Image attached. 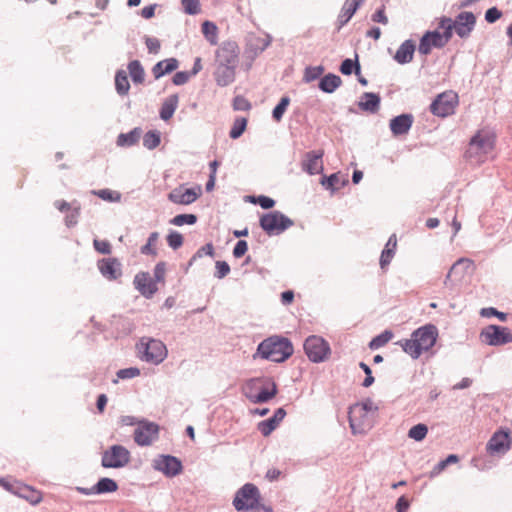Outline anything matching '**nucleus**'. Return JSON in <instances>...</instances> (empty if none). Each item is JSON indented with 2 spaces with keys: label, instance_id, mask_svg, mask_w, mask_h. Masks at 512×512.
I'll return each instance as SVG.
<instances>
[{
  "label": "nucleus",
  "instance_id": "f257e3e1",
  "mask_svg": "<svg viewBox=\"0 0 512 512\" xmlns=\"http://www.w3.org/2000/svg\"><path fill=\"white\" fill-rule=\"evenodd\" d=\"M293 345L288 338L271 336L261 341L253 354V359L261 358L276 363L286 361L293 354Z\"/></svg>",
  "mask_w": 512,
  "mask_h": 512
},
{
  "label": "nucleus",
  "instance_id": "f03ea898",
  "mask_svg": "<svg viewBox=\"0 0 512 512\" xmlns=\"http://www.w3.org/2000/svg\"><path fill=\"white\" fill-rule=\"evenodd\" d=\"M140 359L147 363L158 365L167 357L168 351L165 344L158 339L142 337L137 344Z\"/></svg>",
  "mask_w": 512,
  "mask_h": 512
},
{
  "label": "nucleus",
  "instance_id": "7ed1b4c3",
  "mask_svg": "<svg viewBox=\"0 0 512 512\" xmlns=\"http://www.w3.org/2000/svg\"><path fill=\"white\" fill-rule=\"evenodd\" d=\"M493 147L494 142L491 137L477 133L471 138L465 152V157L472 164L483 163L487 159L488 154L492 152Z\"/></svg>",
  "mask_w": 512,
  "mask_h": 512
},
{
  "label": "nucleus",
  "instance_id": "20e7f679",
  "mask_svg": "<svg viewBox=\"0 0 512 512\" xmlns=\"http://www.w3.org/2000/svg\"><path fill=\"white\" fill-rule=\"evenodd\" d=\"M260 491L252 483L244 484L235 494L233 506L238 512L253 511L260 507Z\"/></svg>",
  "mask_w": 512,
  "mask_h": 512
},
{
  "label": "nucleus",
  "instance_id": "39448f33",
  "mask_svg": "<svg viewBox=\"0 0 512 512\" xmlns=\"http://www.w3.org/2000/svg\"><path fill=\"white\" fill-rule=\"evenodd\" d=\"M260 227L269 235H279L292 227L294 222L280 211H271L261 216Z\"/></svg>",
  "mask_w": 512,
  "mask_h": 512
},
{
  "label": "nucleus",
  "instance_id": "423d86ee",
  "mask_svg": "<svg viewBox=\"0 0 512 512\" xmlns=\"http://www.w3.org/2000/svg\"><path fill=\"white\" fill-rule=\"evenodd\" d=\"M458 104V95L453 91H445L432 101L430 111L438 117H447L454 113Z\"/></svg>",
  "mask_w": 512,
  "mask_h": 512
},
{
  "label": "nucleus",
  "instance_id": "0eeeda50",
  "mask_svg": "<svg viewBox=\"0 0 512 512\" xmlns=\"http://www.w3.org/2000/svg\"><path fill=\"white\" fill-rule=\"evenodd\" d=\"M304 351L310 361L320 363L330 354V346L322 337L311 335L304 342Z\"/></svg>",
  "mask_w": 512,
  "mask_h": 512
},
{
  "label": "nucleus",
  "instance_id": "6e6552de",
  "mask_svg": "<svg viewBox=\"0 0 512 512\" xmlns=\"http://www.w3.org/2000/svg\"><path fill=\"white\" fill-rule=\"evenodd\" d=\"M129 450L122 445H112L102 454L101 465L104 468H122L130 461Z\"/></svg>",
  "mask_w": 512,
  "mask_h": 512
},
{
  "label": "nucleus",
  "instance_id": "1a4fd4ad",
  "mask_svg": "<svg viewBox=\"0 0 512 512\" xmlns=\"http://www.w3.org/2000/svg\"><path fill=\"white\" fill-rule=\"evenodd\" d=\"M480 338L490 346H501L512 343V332L508 327L489 325L481 331Z\"/></svg>",
  "mask_w": 512,
  "mask_h": 512
},
{
  "label": "nucleus",
  "instance_id": "9d476101",
  "mask_svg": "<svg viewBox=\"0 0 512 512\" xmlns=\"http://www.w3.org/2000/svg\"><path fill=\"white\" fill-rule=\"evenodd\" d=\"M154 470L163 473L166 477L172 478L179 475L183 470L182 462L179 458L161 454L152 460Z\"/></svg>",
  "mask_w": 512,
  "mask_h": 512
},
{
  "label": "nucleus",
  "instance_id": "9b49d317",
  "mask_svg": "<svg viewBox=\"0 0 512 512\" xmlns=\"http://www.w3.org/2000/svg\"><path fill=\"white\" fill-rule=\"evenodd\" d=\"M159 425L145 419H141L134 431V441L139 446H149L158 438Z\"/></svg>",
  "mask_w": 512,
  "mask_h": 512
},
{
  "label": "nucleus",
  "instance_id": "f8f14e48",
  "mask_svg": "<svg viewBox=\"0 0 512 512\" xmlns=\"http://www.w3.org/2000/svg\"><path fill=\"white\" fill-rule=\"evenodd\" d=\"M421 352L431 349L437 340L438 329L433 324H426L419 327L412 333Z\"/></svg>",
  "mask_w": 512,
  "mask_h": 512
},
{
  "label": "nucleus",
  "instance_id": "ddd939ff",
  "mask_svg": "<svg viewBox=\"0 0 512 512\" xmlns=\"http://www.w3.org/2000/svg\"><path fill=\"white\" fill-rule=\"evenodd\" d=\"M216 64L237 67L239 62V48L235 42L228 41L216 50Z\"/></svg>",
  "mask_w": 512,
  "mask_h": 512
},
{
  "label": "nucleus",
  "instance_id": "4468645a",
  "mask_svg": "<svg viewBox=\"0 0 512 512\" xmlns=\"http://www.w3.org/2000/svg\"><path fill=\"white\" fill-rule=\"evenodd\" d=\"M511 447V438L508 431H496L487 442L486 449L491 455H503Z\"/></svg>",
  "mask_w": 512,
  "mask_h": 512
},
{
  "label": "nucleus",
  "instance_id": "2eb2a0df",
  "mask_svg": "<svg viewBox=\"0 0 512 512\" xmlns=\"http://www.w3.org/2000/svg\"><path fill=\"white\" fill-rule=\"evenodd\" d=\"M473 266V261L468 258L458 259L448 271L444 284L446 286H454L456 283L462 281L467 271Z\"/></svg>",
  "mask_w": 512,
  "mask_h": 512
},
{
  "label": "nucleus",
  "instance_id": "dca6fc26",
  "mask_svg": "<svg viewBox=\"0 0 512 512\" xmlns=\"http://www.w3.org/2000/svg\"><path fill=\"white\" fill-rule=\"evenodd\" d=\"M201 195V187L183 188L182 186L173 189L168 194V200L175 204L189 205L195 202Z\"/></svg>",
  "mask_w": 512,
  "mask_h": 512
},
{
  "label": "nucleus",
  "instance_id": "f3484780",
  "mask_svg": "<svg viewBox=\"0 0 512 512\" xmlns=\"http://www.w3.org/2000/svg\"><path fill=\"white\" fill-rule=\"evenodd\" d=\"M453 22L455 23V33L461 39H466L475 28L476 16L469 11L460 12Z\"/></svg>",
  "mask_w": 512,
  "mask_h": 512
},
{
  "label": "nucleus",
  "instance_id": "a211bd4d",
  "mask_svg": "<svg viewBox=\"0 0 512 512\" xmlns=\"http://www.w3.org/2000/svg\"><path fill=\"white\" fill-rule=\"evenodd\" d=\"M133 284L135 289L147 299H150L158 291L157 284L148 272L137 273L134 277Z\"/></svg>",
  "mask_w": 512,
  "mask_h": 512
},
{
  "label": "nucleus",
  "instance_id": "6ab92c4d",
  "mask_svg": "<svg viewBox=\"0 0 512 512\" xmlns=\"http://www.w3.org/2000/svg\"><path fill=\"white\" fill-rule=\"evenodd\" d=\"M97 267L102 276L109 280H117L122 275V265L117 258H102L98 260Z\"/></svg>",
  "mask_w": 512,
  "mask_h": 512
},
{
  "label": "nucleus",
  "instance_id": "aec40b11",
  "mask_svg": "<svg viewBox=\"0 0 512 512\" xmlns=\"http://www.w3.org/2000/svg\"><path fill=\"white\" fill-rule=\"evenodd\" d=\"M377 410L378 407L370 398H367L361 403H356L355 405L351 406L348 412V420L352 432H357L356 413H359L360 416L362 417L365 416L368 412Z\"/></svg>",
  "mask_w": 512,
  "mask_h": 512
},
{
  "label": "nucleus",
  "instance_id": "412c9836",
  "mask_svg": "<svg viewBox=\"0 0 512 512\" xmlns=\"http://www.w3.org/2000/svg\"><path fill=\"white\" fill-rule=\"evenodd\" d=\"M445 45L438 30L427 31L420 38L418 51L422 55H428L432 47L443 48Z\"/></svg>",
  "mask_w": 512,
  "mask_h": 512
},
{
  "label": "nucleus",
  "instance_id": "4be33fe9",
  "mask_svg": "<svg viewBox=\"0 0 512 512\" xmlns=\"http://www.w3.org/2000/svg\"><path fill=\"white\" fill-rule=\"evenodd\" d=\"M323 154L321 150L306 152L302 161V170L309 175L321 173L323 171V165L321 163Z\"/></svg>",
  "mask_w": 512,
  "mask_h": 512
},
{
  "label": "nucleus",
  "instance_id": "5701e85b",
  "mask_svg": "<svg viewBox=\"0 0 512 512\" xmlns=\"http://www.w3.org/2000/svg\"><path fill=\"white\" fill-rule=\"evenodd\" d=\"M413 115L404 113L390 120L389 127L395 136L407 134L413 124Z\"/></svg>",
  "mask_w": 512,
  "mask_h": 512
},
{
  "label": "nucleus",
  "instance_id": "b1692460",
  "mask_svg": "<svg viewBox=\"0 0 512 512\" xmlns=\"http://www.w3.org/2000/svg\"><path fill=\"white\" fill-rule=\"evenodd\" d=\"M286 416L283 407H279L274 411L273 416L258 423V430L263 436H269Z\"/></svg>",
  "mask_w": 512,
  "mask_h": 512
},
{
  "label": "nucleus",
  "instance_id": "393cba45",
  "mask_svg": "<svg viewBox=\"0 0 512 512\" xmlns=\"http://www.w3.org/2000/svg\"><path fill=\"white\" fill-rule=\"evenodd\" d=\"M236 68L233 66L218 65L214 71L216 84L220 87H226L235 81Z\"/></svg>",
  "mask_w": 512,
  "mask_h": 512
},
{
  "label": "nucleus",
  "instance_id": "a878e982",
  "mask_svg": "<svg viewBox=\"0 0 512 512\" xmlns=\"http://www.w3.org/2000/svg\"><path fill=\"white\" fill-rule=\"evenodd\" d=\"M415 49L416 45L411 39L405 40L399 46L393 58L398 64H408L413 60Z\"/></svg>",
  "mask_w": 512,
  "mask_h": 512
},
{
  "label": "nucleus",
  "instance_id": "bb28decb",
  "mask_svg": "<svg viewBox=\"0 0 512 512\" xmlns=\"http://www.w3.org/2000/svg\"><path fill=\"white\" fill-rule=\"evenodd\" d=\"M364 0H346L337 18L339 29L346 25Z\"/></svg>",
  "mask_w": 512,
  "mask_h": 512
},
{
  "label": "nucleus",
  "instance_id": "cd10ccee",
  "mask_svg": "<svg viewBox=\"0 0 512 512\" xmlns=\"http://www.w3.org/2000/svg\"><path fill=\"white\" fill-rule=\"evenodd\" d=\"M179 66V61L176 58H167L157 62L152 68V74L155 79H160L176 70Z\"/></svg>",
  "mask_w": 512,
  "mask_h": 512
},
{
  "label": "nucleus",
  "instance_id": "c85d7f7f",
  "mask_svg": "<svg viewBox=\"0 0 512 512\" xmlns=\"http://www.w3.org/2000/svg\"><path fill=\"white\" fill-rule=\"evenodd\" d=\"M381 98L377 93L364 92L358 106L361 110L376 113L380 107Z\"/></svg>",
  "mask_w": 512,
  "mask_h": 512
},
{
  "label": "nucleus",
  "instance_id": "c756f323",
  "mask_svg": "<svg viewBox=\"0 0 512 512\" xmlns=\"http://www.w3.org/2000/svg\"><path fill=\"white\" fill-rule=\"evenodd\" d=\"M179 103V97L177 94L168 96L162 103L159 116L163 121H168L172 118Z\"/></svg>",
  "mask_w": 512,
  "mask_h": 512
},
{
  "label": "nucleus",
  "instance_id": "7c9ffc66",
  "mask_svg": "<svg viewBox=\"0 0 512 512\" xmlns=\"http://www.w3.org/2000/svg\"><path fill=\"white\" fill-rule=\"evenodd\" d=\"M342 84V79L340 76L328 73L324 77H322L319 81L318 87L322 92L325 93H333L337 88H339Z\"/></svg>",
  "mask_w": 512,
  "mask_h": 512
},
{
  "label": "nucleus",
  "instance_id": "2f4dec72",
  "mask_svg": "<svg viewBox=\"0 0 512 512\" xmlns=\"http://www.w3.org/2000/svg\"><path fill=\"white\" fill-rule=\"evenodd\" d=\"M141 134L142 129L135 127L128 133H120L117 137L116 144L119 147H131L139 141Z\"/></svg>",
  "mask_w": 512,
  "mask_h": 512
},
{
  "label": "nucleus",
  "instance_id": "473e14b6",
  "mask_svg": "<svg viewBox=\"0 0 512 512\" xmlns=\"http://www.w3.org/2000/svg\"><path fill=\"white\" fill-rule=\"evenodd\" d=\"M348 183L347 179L340 180L339 173H332L329 176L324 175L320 184L331 193L338 191L340 188L344 187Z\"/></svg>",
  "mask_w": 512,
  "mask_h": 512
},
{
  "label": "nucleus",
  "instance_id": "72a5a7b5",
  "mask_svg": "<svg viewBox=\"0 0 512 512\" xmlns=\"http://www.w3.org/2000/svg\"><path fill=\"white\" fill-rule=\"evenodd\" d=\"M15 494L21 498L26 499L31 504H37L41 501V494L31 486L19 483L17 484Z\"/></svg>",
  "mask_w": 512,
  "mask_h": 512
},
{
  "label": "nucleus",
  "instance_id": "f704fd0d",
  "mask_svg": "<svg viewBox=\"0 0 512 512\" xmlns=\"http://www.w3.org/2000/svg\"><path fill=\"white\" fill-rule=\"evenodd\" d=\"M278 393L277 385L271 382V389L262 388L256 395H246L253 403H266L276 396Z\"/></svg>",
  "mask_w": 512,
  "mask_h": 512
},
{
  "label": "nucleus",
  "instance_id": "c9c22d12",
  "mask_svg": "<svg viewBox=\"0 0 512 512\" xmlns=\"http://www.w3.org/2000/svg\"><path fill=\"white\" fill-rule=\"evenodd\" d=\"M115 90L119 96H125L129 93L130 83L128 74L123 69H119L115 73Z\"/></svg>",
  "mask_w": 512,
  "mask_h": 512
},
{
  "label": "nucleus",
  "instance_id": "e433bc0d",
  "mask_svg": "<svg viewBox=\"0 0 512 512\" xmlns=\"http://www.w3.org/2000/svg\"><path fill=\"white\" fill-rule=\"evenodd\" d=\"M127 69L134 84H142L145 81V71L139 60L130 61Z\"/></svg>",
  "mask_w": 512,
  "mask_h": 512
},
{
  "label": "nucleus",
  "instance_id": "4c0bfd02",
  "mask_svg": "<svg viewBox=\"0 0 512 512\" xmlns=\"http://www.w3.org/2000/svg\"><path fill=\"white\" fill-rule=\"evenodd\" d=\"M339 70L343 75L349 76L352 73L359 75L361 73V65L359 63L358 55L355 54L354 59H344L339 67Z\"/></svg>",
  "mask_w": 512,
  "mask_h": 512
},
{
  "label": "nucleus",
  "instance_id": "58836bf2",
  "mask_svg": "<svg viewBox=\"0 0 512 512\" xmlns=\"http://www.w3.org/2000/svg\"><path fill=\"white\" fill-rule=\"evenodd\" d=\"M118 484L114 479L103 477L100 478L97 483L94 485V491L100 494L113 493L117 491Z\"/></svg>",
  "mask_w": 512,
  "mask_h": 512
},
{
  "label": "nucleus",
  "instance_id": "ea45409f",
  "mask_svg": "<svg viewBox=\"0 0 512 512\" xmlns=\"http://www.w3.org/2000/svg\"><path fill=\"white\" fill-rule=\"evenodd\" d=\"M439 28L443 29V33H440V36L443 42L447 44L453 36V31H455V23L449 17H442L439 22Z\"/></svg>",
  "mask_w": 512,
  "mask_h": 512
},
{
  "label": "nucleus",
  "instance_id": "a19ab883",
  "mask_svg": "<svg viewBox=\"0 0 512 512\" xmlns=\"http://www.w3.org/2000/svg\"><path fill=\"white\" fill-rule=\"evenodd\" d=\"M459 461V457L456 454H449L445 459L439 461L429 472L430 478H435L439 474H441L448 465L457 463Z\"/></svg>",
  "mask_w": 512,
  "mask_h": 512
},
{
  "label": "nucleus",
  "instance_id": "79ce46f5",
  "mask_svg": "<svg viewBox=\"0 0 512 512\" xmlns=\"http://www.w3.org/2000/svg\"><path fill=\"white\" fill-rule=\"evenodd\" d=\"M399 345L403 349L405 353L410 355L413 359H418L422 354L420 348L417 345V342L414 337L411 336V339H405L399 341Z\"/></svg>",
  "mask_w": 512,
  "mask_h": 512
},
{
  "label": "nucleus",
  "instance_id": "37998d69",
  "mask_svg": "<svg viewBox=\"0 0 512 512\" xmlns=\"http://www.w3.org/2000/svg\"><path fill=\"white\" fill-rule=\"evenodd\" d=\"M217 32L218 28L213 22L206 20L202 23V33L211 45H216L218 42Z\"/></svg>",
  "mask_w": 512,
  "mask_h": 512
},
{
  "label": "nucleus",
  "instance_id": "c03bdc74",
  "mask_svg": "<svg viewBox=\"0 0 512 512\" xmlns=\"http://www.w3.org/2000/svg\"><path fill=\"white\" fill-rule=\"evenodd\" d=\"M161 133L157 130H150L143 136V146L148 150H153L160 145Z\"/></svg>",
  "mask_w": 512,
  "mask_h": 512
},
{
  "label": "nucleus",
  "instance_id": "a18cd8bd",
  "mask_svg": "<svg viewBox=\"0 0 512 512\" xmlns=\"http://www.w3.org/2000/svg\"><path fill=\"white\" fill-rule=\"evenodd\" d=\"M92 194L96 195L100 199L106 202H120L121 201V193L118 191H114L108 188L100 189V190H93Z\"/></svg>",
  "mask_w": 512,
  "mask_h": 512
},
{
  "label": "nucleus",
  "instance_id": "49530a36",
  "mask_svg": "<svg viewBox=\"0 0 512 512\" xmlns=\"http://www.w3.org/2000/svg\"><path fill=\"white\" fill-rule=\"evenodd\" d=\"M393 337V333L389 330H385L379 335L375 336L369 343V348L372 350L379 349L387 344Z\"/></svg>",
  "mask_w": 512,
  "mask_h": 512
},
{
  "label": "nucleus",
  "instance_id": "de8ad7c7",
  "mask_svg": "<svg viewBox=\"0 0 512 512\" xmlns=\"http://www.w3.org/2000/svg\"><path fill=\"white\" fill-rule=\"evenodd\" d=\"M158 239H159V233L158 232L155 231V232L150 233V235H149V237L147 239L146 244L143 245L140 248L141 254L156 256L157 255V250L153 247V245L156 244Z\"/></svg>",
  "mask_w": 512,
  "mask_h": 512
},
{
  "label": "nucleus",
  "instance_id": "09e8293b",
  "mask_svg": "<svg viewBox=\"0 0 512 512\" xmlns=\"http://www.w3.org/2000/svg\"><path fill=\"white\" fill-rule=\"evenodd\" d=\"M428 433L427 425L423 423L412 426L408 431V437L415 441H422Z\"/></svg>",
  "mask_w": 512,
  "mask_h": 512
},
{
  "label": "nucleus",
  "instance_id": "8fccbe9b",
  "mask_svg": "<svg viewBox=\"0 0 512 512\" xmlns=\"http://www.w3.org/2000/svg\"><path fill=\"white\" fill-rule=\"evenodd\" d=\"M290 104V98L288 96H283L280 101L278 102V104L274 107L273 111H272V117L275 121L279 122L284 113L286 112L287 110V107L289 106Z\"/></svg>",
  "mask_w": 512,
  "mask_h": 512
},
{
  "label": "nucleus",
  "instance_id": "3c124183",
  "mask_svg": "<svg viewBox=\"0 0 512 512\" xmlns=\"http://www.w3.org/2000/svg\"><path fill=\"white\" fill-rule=\"evenodd\" d=\"M247 126V119L244 117L237 118L229 132V136L232 139H238L245 131Z\"/></svg>",
  "mask_w": 512,
  "mask_h": 512
},
{
  "label": "nucleus",
  "instance_id": "603ef678",
  "mask_svg": "<svg viewBox=\"0 0 512 512\" xmlns=\"http://www.w3.org/2000/svg\"><path fill=\"white\" fill-rule=\"evenodd\" d=\"M169 222L175 226L193 225L197 222V216L195 214H178Z\"/></svg>",
  "mask_w": 512,
  "mask_h": 512
},
{
  "label": "nucleus",
  "instance_id": "864d4df0",
  "mask_svg": "<svg viewBox=\"0 0 512 512\" xmlns=\"http://www.w3.org/2000/svg\"><path fill=\"white\" fill-rule=\"evenodd\" d=\"M324 72L323 66H309L305 68L303 80L306 83L318 79Z\"/></svg>",
  "mask_w": 512,
  "mask_h": 512
},
{
  "label": "nucleus",
  "instance_id": "5fc2aeb1",
  "mask_svg": "<svg viewBox=\"0 0 512 512\" xmlns=\"http://www.w3.org/2000/svg\"><path fill=\"white\" fill-rule=\"evenodd\" d=\"M166 240L168 246L173 250L179 249L183 245L184 241L182 234L175 230H171L168 233Z\"/></svg>",
  "mask_w": 512,
  "mask_h": 512
},
{
  "label": "nucleus",
  "instance_id": "6e6d98bb",
  "mask_svg": "<svg viewBox=\"0 0 512 512\" xmlns=\"http://www.w3.org/2000/svg\"><path fill=\"white\" fill-rule=\"evenodd\" d=\"M181 4L188 15H197L201 10L199 0H181Z\"/></svg>",
  "mask_w": 512,
  "mask_h": 512
},
{
  "label": "nucleus",
  "instance_id": "4d7b16f0",
  "mask_svg": "<svg viewBox=\"0 0 512 512\" xmlns=\"http://www.w3.org/2000/svg\"><path fill=\"white\" fill-rule=\"evenodd\" d=\"M250 201L252 203H256V204L260 205V207L265 210L271 209L275 205V201L272 198L265 196V195H260L257 197L251 196Z\"/></svg>",
  "mask_w": 512,
  "mask_h": 512
},
{
  "label": "nucleus",
  "instance_id": "13d9d810",
  "mask_svg": "<svg viewBox=\"0 0 512 512\" xmlns=\"http://www.w3.org/2000/svg\"><path fill=\"white\" fill-rule=\"evenodd\" d=\"M480 315L482 317H497L500 321L504 322L507 320V314L501 311H498L494 307H485L480 310Z\"/></svg>",
  "mask_w": 512,
  "mask_h": 512
},
{
  "label": "nucleus",
  "instance_id": "bf43d9fd",
  "mask_svg": "<svg viewBox=\"0 0 512 512\" xmlns=\"http://www.w3.org/2000/svg\"><path fill=\"white\" fill-rule=\"evenodd\" d=\"M116 375L118 379H132L140 375V369L137 367H128L118 370Z\"/></svg>",
  "mask_w": 512,
  "mask_h": 512
},
{
  "label": "nucleus",
  "instance_id": "052dcab7",
  "mask_svg": "<svg viewBox=\"0 0 512 512\" xmlns=\"http://www.w3.org/2000/svg\"><path fill=\"white\" fill-rule=\"evenodd\" d=\"M80 215V205H73L70 213H68L65 217V224L67 227H73L78 222V217Z\"/></svg>",
  "mask_w": 512,
  "mask_h": 512
},
{
  "label": "nucleus",
  "instance_id": "680f3d73",
  "mask_svg": "<svg viewBox=\"0 0 512 512\" xmlns=\"http://www.w3.org/2000/svg\"><path fill=\"white\" fill-rule=\"evenodd\" d=\"M215 274L214 276L218 279H223L226 277L230 272V266L226 261H216L215 263Z\"/></svg>",
  "mask_w": 512,
  "mask_h": 512
},
{
  "label": "nucleus",
  "instance_id": "e2e57ef3",
  "mask_svg": "<svg viewBox=\"0 0 512 512\" xmlns=\"http://www.w3.org/2000/svg\"><path fill=\"white\" fill-rule=\"evenodd\" d=\"M359 367L363 370V372L366 375L365 379L362 382V386L365 387V388H368L375 381V378L372 376V370L369 367V365H367L365 362H360L359 363Z\"/></svg>",
  "mask_w": 512,
  "mask_h": 512
},
{
  "label": "nucleus",
  "instance_id": "0e129e2a",
  "mask_svg": "<svg viewBox=\"0 0 512 512\" xmlns=\"http://www.w3.org/2000/svg\"><path fill=\"white\" fill-rule=\"evenodd\" d=\"M251 108L250 102L241 95L233 99V109L236 111H247Z\"/></svg>",
  "mask_w": 512,
  "mask_h": 512
},
{
  "label": "nucleus",
  "instance_id": "69168bd1",
  "mask_svg": "<svg viewBox=\"0 0 512 512\" xmlns=\"http://www.w3.org/2000/svg\"><path fill=\"white\" fill-rule=\"evenodd\" d=\"M144 41L149 53L157 54L160 51L161 44L157 38L145 36Z\"/></svg>",
  "mask_w": 512,
  "mask_h": 512
},
{
  "label": "nucleus",
  "instance_id": "338daca9",
  "mask_svg": "<svg viewBox=\"0 0 512 512\" xmlns=\"http://www.w3.org/2000/svg\"><path fill=\"white\" fill-rule=\"evenodd\" d=\"M166 272V264L165 262H159L155 265L153 270L154 278L153 280L157 284V282H164Z\"/></svg>",
  "mask_w": 512,
  "mask_h": 512
},
{
  "label": "nucleus",
  "instance_id": "774afa93",
  "mask_svg": "<svg viewBox=\"0 0 512 512\" xmlns=\"http://www.w3.org/2000/svg\"><path fill=\"white\" fill-rule=\"evenodd\" d=\"M394 255L395 250H392L390 248H384L380 256V267L384 269L386 266H388L391 263Z\"/></svg>",
  "mask_w": 512,
  "mask_h": 512
}]
</instances>
